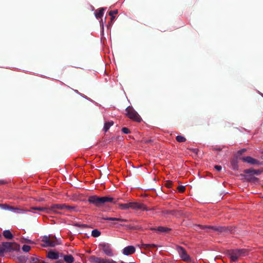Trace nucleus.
<instances>
[{
    "mask_svg": "<svg viewBox=\"0 0 263 263\" xmlns=\"http://www.w3.org/2000/svg\"><path fill=\"white\" fill-rule=\"evenodd\" d=\"M176 139L178 142H184L186 141V138L180 135L177 136L176 138Z\"/></svg>",
    "mask_w": 263,
    "mask_h": 263,
    "instance_id": "obj_27",
    "label": "nucleus"
},
{
    "mask_svg": "<svg viewBox=\"0 0 263 263\" xmlns=\"http://www.w3.org/2000/svg\"><path fill=\"white\" fill-rule=\"evenodd\" d=\"M4 237L7 239H12L13 238V235L10 230H5L3 233Z\"/></svg>",
    "mask_w": 263,
    "mask_h": 263,
    "instance_id": "obj_18",
    "label": "nucleus"
},
{
    "mask_svg": "<svg viewBox=\"0 0 263 263\" xmlns=\"http://www.w3.org/2000/svg\"><path fill=\"white\" fill-rule=\"evenodd\" d=\"M66 207L65 204H54L51 205L50 208L48 209V211H52L53 212H57L58 210H64Z\"/></svg>",
    "mask_w": 263,
    "mask_h": 263,
    "instance_id": "obj_13",
    "label": "nucleus"
},
{
    "mask_svg": "<svg viewBox=\"0 0 263 263\" xmlns=\"http://www.w3.org/2000/svg\"><path fill=\"white\" fill-rule=\"evenodd\" d=\"M119 208L122 210H125L128 209L127 208V203H120L119 204Z\"/></svg>",
    "mask_w": 263,
    "mask_h": 263,
    "instance_id": "obj_29",
    "label": "nucleus"
},
{
    "mask_svg": "<svg viewBox=\"0 0 263 263\" xmlns=\"http://www.w3.org/2000/svg\"><path fill=\"white\" fill-rule=\"evenodd\" d=\"M5 182L3 181H0V185L4 184Z\"/></svg>",
    "mask_w": 263,
    "mask_h": 263,
    "instance_id": "obj_46",
    "label": "nucleus"
},
{
    "mask_svg": "<svg viewBox=\"0 0 263 263\" xmlns=\"http://www.w3.org/2000/svg\"><path fill=\"white\" fill-rule=\"evenodd\" d=\"M228 255L232 261H237L239 257V254L237 249L229 250Z\"/></svg>",
    "mask_w": 263,
    "mask_h": 263,
    "instance_id": "obj_10",
    "label": "nucleus"
},
{
    "mask_svg": "<svg viewBox=\"0 0 263 263\" xmlns=\"http://www.w3.org/2000/svg\"><path fill=\"white\" fill-rule=\"evenodd\" d=\"M240 159L242 160L243 162H247L252 164H259V161L250 156L241 157Z\"/></svg>",
    "mask_w": 263,
    "mask_h": 263,
    "instance_id": "obj_12",
    "label": "nucleus"
},
{
    "mask_svg": "<svg viewBox=\"0 0 263 263\" xmlns=\"http://www.w3.org/2000/svg\"><path fill=\"white\" fill-rule=\"evenodd\" d=\"M178 191L180 193H183L185 191V187L183 185H179L177 187Z\"/></svg>",
    "mask_w": 263,
    "mask_h": 263,
    "instance_id": "obj_33",
    "label": "nucleus"
},
{
    "mask_svg": "<svg viewBox=\"0 0 263 263\" xmlns=\"http://www.w3.org/2000/svg\"><path fill=\"white\" fill-rule=\"evenodd\" d=\"M2 246L4 247V249L5 252L9 251L11 248L12 245L10 242H5L2 243Z\"/></svg>",
    "mask_w": 263,
    "mask_h": 263,
    "instance_id": "obj_20",
    "label": "nucleus"
},
{
    "mask_svg": "<svg viewBox=\"0 0 263 263\" xmlns=\"http://www.w3.org/2000/svg\"><path fill=\"white\" fill-rule=\"evenodd\" d=\"M165 185L168 188H171L173 185V182L171 181H167L165 183Z\"/></svg>",
    "mask_w": 263,
    "mask_h": 263,
    "instance_id": "obj_36",
    "label": "nucleus"
},
{
    "mask_svg": "<svg viewBox=\"0 0 263 263\" xmlns=\"http://www.w3.org/2000/svg\"><path fill=\"white\" fill-rule=\"evenodd\" d=\"M150 245H149V248H155V247H157V245H156L155 244H154V243H149Z\"/></svg>",
    "mask_w": 263,
    "mask_h": 263,
    "instance_id": "obj_43",
    "label": "nucleus"
},
{
    "mask_svg": "<svg viewBox=\"0 0 263 263\" xmlns=\"http://www.w3.org/2000/svg\"><path fill=\"white\" fill-rule=\"evenodd\" d=\"M149 244L147 243V244H146V243H142L141 245V247L142 248L145 249H148V248H149Z\"/></svg>",
    "mask_w": 263,
    "mask_h": 263,
    "instance_id": "obj_40",
    "label": "nucleus"
},
{
    "mask_svg": "<svg viewBox=\"0 0 263 263\" xmlns=\"http://www.w3.org/2000/svg\"><path fill=\"white\" fill-rule=\"evenodd\" d=\"M65 209H67V210L76 211V206H69V205H66V207H65Z\"/></svg>",
    "mask_w": 263,
    "mask_h": 263,
    "instance_id": "obj_35",
    "label": "nucleus"
},
{
    "mask_svg": "<svg viewBox=\"0 0 263 263\" xmlns=\"http://www.w3.org/2000/svg\"><path fill=\"white\" fill-rule=\"evenodd\" d=\"M243 172L245 174H247L244 175L245 178L247 180H248L249 181H253L255 180H257L258 179L256 177L252 176V175H259L261 173L262 171H261L260 170H254L253 168H249L243 171Z\"/></svg>",
    "mask_w": 263,
    "mask_h": 263,
    "instance_id": "obj_3",
    "label": "nucleus"
},
{
    "mask_svg": "<svg viewBox=\"0 0 263 263\" xmlns=\"http://www.w3.org/2000/svg\"><path fill=\"white\" fill-rule=\"evenodd\" d=\"M56 263H62V261H57Z\"/></svg>",
    "mask_w": 263,
    "mask_h": 263,
    "instance_id": "obj_47",
    "label": "nucleus"
},
{
    "mask_svg": "<svg viewBox=\"0 0 263 263\" xmlns=\"http://www.w3.org/2000/svg\"><path fill=\"white\" fill-rule=\"evenodd\" d=\"M104 8H100L98 12L95 13L96 17L97 18H102L104 14Z\"/></svg>",
    "mask_w": 263,
    "mask_h": 263,
    "instance_id": "obj_21",
    "label": "nucleus"
},
{
    "mask_svg": "<svg viewBox=\"0 0 263 263\" xmlns=\"http://www.w3.org/2000/svg\"><path fill=\"white\" fill-rule=\"evenodd\" d=\"M42 261H40L38 258L35 257H32L31 260V263H42Z\"/></svg>",
    "mask_w": 263,
    "mask_h": 263,
    "instance_id": "obj_34",
    "label": "nucleus"
},
{
    "mask_svg": "<svg viewBox=\"0 0 263 263\" xmlns=\"http://www.w3.org/2000/svg\"><path fill=\"white\" fill-rule=\"evenodd\" d=\"M0 207L2 208L4 210H8L9 211L11 210V206H9L7 204H1Z\"/></svg>",
    "mask_w": 263,
    "mask_h": 263,
    "instance_id": "obj_32",
    "label": "nucleus"
},
{
    "mask_svg": "<svg viewBox=\"0 0 263 263\" xmlns=\"http://www.w3.org/2000/svg\"><path fill=\"white\" fill-rule=\"evenodd\" d=\"M101 232L97 229L93 230L91 232V235L94 237H97L100 236Z\"/></svg>",
    "mask_w": 263,
    "mask_h": 263,
    "instance_id": "obj_25",
    "label": "nucleus"
},
{
    "mask_svg": "<svg viewBox=\"0 0 263 263\" xmlns=\"http://www.w3.org/2000/svg\"><path fill=\"white\" fill-rule=\"evenodd\" d=\"M114 122L113 121H110L105 122L104 124L103 129L104 132L106 133L107 131L109 129L110 127L113 125Z\"/></svg>",
    "mask_w": 263,
    "mask_h": 263,
    "instance_id": "obj_22",
    "label": "nucleus"
},
{
    "mask_svg": "<svg viewBox=\"0 0 263 263\" xmlns=\"http://www.w3.org/2000/svg\"><path fill=\"white\" fill-rule=\"evenodd\" d=\"M127 205L128 209H132L133 210H139L141 209L143 211H149V209H148L145 204L141 203H138L136 202H128L127 203Z\"/></svg>",
    "mask_w": 263,
    "mask_h": 263,
    "instance_id": "obj_6",
    "label": "nucleus"
},
{
    "mask_svg": "<svg viewBox=\"0 0 263 263\" xmlns=\"http://www.w3.org/2000/svg\"><path fill=\"white\" fill-rule=\"evenodd\" d=\"M99 247L101 248L103 252L108 256H112L114 255L110 245L107 243H102L99 245Z\"/></svg>",
    "mask_w": 263,
    "mask_h": 263,
    "instance_id": "obj_9",
    "label": "nucleus"
},
{
    "mask_svg": "<svg viewBox=\"0 0 263 263\" xmlns=\"http://www.w3.org/2000/svg\"><path fill=\"white\" fill-rule=\"evenodd\" d=\"M122 132L126 134H127L130 132L128 128L125 127L122 128Z\"/></svg>",
    "mask_w": 263,
    "mask_h": 263,
    "instance_id": "obj_37",
    "label": "nucleus"
},
{
    "mask_svg": "<svg viewBox=\"0 0 263 263\" xmlns=\"http://www.w3.org/2000/svg\"><path fill=\"white\" fill-rule=\"evenodd\" d=\"M5 252V251L4 249V247H3L2 245H0V255L3 254Z\"/></svg>",
    "mask_w": 263,
    "mask_h": 263,
    "instance_id": "obj_42",
    "label": "nucleus"
},
{
    "mask_svg": "<svg viewBox=\"0 0 263 263\" xmlns=\"http://www.w3.org/2000/svg\"><path fill=\"white\" fill-rule=\"evenodd\" d=\"M107 258H102L95 256H91L90 258L91 262L94 263H105Z\"/></svg>",
    "mask_w": 263,
    "mask_h": 263,
    "instance_id": "obj_15",
    "label": "nucleus"
},
{
    "mask_svg": "<svg viewBox=\"0 0 263 263\" xmlns=\"http://www.w3.org/2000/svg\"><path fill=\"white\" fill-rule=\"evenodd\" d=\"M118 12V10H111L109 12V15L111 16L110 18V24L112 23V22L114 21V18H115V16L114 15L117 14Z\"/></svg>",
    "mask_w": 263,
    "mask_h": 263,
    "instance_id": "obj_24",
    "label": "nucleus"
},
{
    "mask_svg": "<svg viewBox=\"0 0 263 263\" xmlns=\"http://www.w3.org/2000/svg\"><path fill=\"white\" fill-rule=\"evenodd\" d=\"M125 111L126 112V116L129 119L137 122L141 121L142 118L132 106H128L126 108Z\"/></svg>",
    "mask_w": 263,
    "mask_h": 263,
    "instance_id": "obj_2",
    "label": "nucleus"
},
{
    "mask_svg": "<svg viewBox=\"0 0 263 263\" xmlns=\"http://www.w3.org/2000/svg\"><path fill=\"white\" fill-rule=\"evenodd\" d=\"M120 226H125V227H126L127 228H129V229H132V228L129 226V225H124V224H120Z\"/></svg>",
    "mask_w": 263,
    "mask_h": 263,
    "instance_id": "obj_44",
    "label": "nucleus"
},
{
    "mask_svg": "<svg viewBox=\"0 0 263 263\" xmlns=\"http://www.w3.org/2000/svg\"><path fill=\"white\" fill-rule=\"evenodd\" d=\"M1 237V234H0V237Z\"/></svg>",
    "mask_w": 263,
    "mask_h": 263,
    "instance_id": "obj_48",
    "label": "nucleus"
},
{
    "mask_svg": "<svg viewBox=\"0 0 263 263\" xmlns=\"http://www.w3.org/2000/svg\"><path fill=\"white\" fill-rule=\"evenodd\" d=\"M238 253L239 254V257L241 256H245L248 251L245 249H237Z\"/></svg>",
    "mask_w": 263,
    "mask_h": 263,
    "instance_id": "obj_26",
    "label": "nucleus"
},
{
    "mask_svg": "<svg viewBox=\"0 0 263 263\" xmlns=\"http://www.w3.org/2000/svg\"><path fill=\"white\" fill-rule=\"evenodd\" d=\"M240 158H239V156H235L231 161V164L232 167V169L234 171L238 170V159H240Z\"/></svg>",
    "mask_w": 263,
    "mask_h": 263,
    "instance_id": "obj_14",
    "label": "nucleus"
},
{
    "mask_svg": "<svg viewBox=\"0 0 263 263\" xmlns=\"http://www.w3.org/2000/svg\"><path fill=\"white\" fill-rule=\"evenodd\" d=\"M176 250L177 251L182 260L187 262L191 261L190 256L187 254L186 251L183 247L179 246H177Z\"/></svg>",
    "mask_w": 263,
    "mask_h": 263,
    "instance_id": "obj_7",
    "label": "nucleus"
},
{
    "mask_svg": "<svg viewBox=\"0 0 263 263\" xmlns=\"http://www.w3.org/2000/svg\"><path fill=\"white\" fill-rule=\"evenodd\" d=\"M97 219L101 222H102V220H108V221H117L120 222H127L128 220L123 219L121 218H115V217H108L105 216L102 213H99L97 216Z\"/></svg>",
    "mask_w": 263,
    "mask_h": 263,
    "instance_id": "obj_8",
    "label": "nucleus"
},
{
    "mask_svg": "<svg viewBox=\"0 0 263 263\" xmlns=\"http://www.w3.org/2000/svg\"><path fill=\"white\" fill-rule=\"evenodd\" d=\"M206 228L212 229L215 231L223 232L226 231V228L225 227H216L214 226H208L201 224H195L194 226V229L196 231H198L199 229H205Z\"/></svg>",
    "mask_w": 263,
    "mask_h": 263,
    "instance_id": "obj_5",
    "label": "nucleus"
},
{
    "mask_svg": "<svg viewBox=\"0 0 263 263\" xmlns=\"http://www.w3.org/2000/svg\"><path fill=\"white\" fill-rule=\"evenodd\" d=\"M214 168H215V169L216 171H218V172H220V171L221 170V169H222V167H221V166H220V165H215V166H214Z\"/></svg>",
    "mask_w": 263,
    "mask_h": 263,
    "instance_id": "obj_39",
    "label": "nucleus"
},
{
    "mask_svg": "<svg viewBox=\"0 0 263 263\" xmlns=\"http://www.w3.org/2000/svg\"><path fill=\"white\" fill-rule=\"evenodd\" d=\"M42 241L45 243V245H43V247H53L60 244L55 236L50 237L46 235L44 236Z\"/></svg>",
    "mask_w": 263,
    "mask_h": 263,
    "instance_id": "obj_4",
    "label": "nucleus"
},
{
    "mask_svg": "<svg viewBox=\"0 0 263 263\" xmlns=\"http://www.w3.org/2000/svg\"><path fill=\"white\" fill-rule=\"evenodd\" d=\"M22 242H26V243H33V241H31V240H29V239H24V241H22Z\"/></svg>",
    "mask_w": 263,
    "mask_h": 263,
    "instance_id": "obj_41",
    "label": "nucleus"
},
{
    "mask_svg": "<svg viewBox=\"0 0 263 263\" xmlns=\"http://www.w3.org/2000/svg\"><path fill=\"white\" fill-rule=\"evenodd\" d=\"M151 230L153 231H157L162 233H168L171 231V229L164 227H159L157 228H152Z\"/></svg>",
    "mask_w": 263,
    "mask_h": 263,
    "instance_id": "obj_17",
    "label": "nucleus"
},
{
    "mask_svg": "<svg viewBox=\"0 0 263 263\" xmlns=\"http://www.w3.org/2000/svg\"><path fill=\"white\" fill-rule=\"evenodd\" d=\"M32 210H37L41 212H48V209L43 207H32L31 208L30 211H32Z\"/></svg>",
    "mask_w": 263,
    "mask_h": 263,
    "instance_id": "obj_23",
    "label": "nucleus"
},
{
    "mask_svg": "<svg viewBox=\"0 0 263 263\" xmlns=\"http://www.w3.org/2000/svg\"><path fill=\"white\" fill-rule=\"evenodd\" d=\"M64 260L67 263H72L74 261V258L71 255H64Z\"/></svg>",
    "mask_w": 263,
    "mask_h": 263,
    "instance_id": "obj_19",
    "label": "nucleus"
},
{
    "mask_svg": "<svg viewBox=\"0 0 263 263\" xmlns=\"http://www.w3.org/2000/svg\"><path fill=\"white\" fill-rule=\"evenodd\" d=\"M214 150L215 151H221V148H220V147H214Z\"/></svg>",
    "mask_w": 263,
    "mask_h": 263,
    "instance_id": "obj_45",
    "label": "nucleus"
},
{
    "mask_svg": "<svg viewBox=\"0 0 263 263\" xmlns=\"http://www.w3.org/2000/svg\"><path fill=\"white\" fill-rule=\"evenodd\" d=\"M47 257L49 259H57L59 257V254L57 252L50 251L48 253Z\"/></svg>",
    "mask_w": 263,
    "mask_h": 263,
    "instance_id": "obj_16",
    "label": "nucleus"
},
{
    "mask_svg": "<svg viewBox=\"0 0 263 263\" xmlns=\"http://www.w3.org/2000/svg\"><path fill=\"white\" fill-rule=\"evenodd\" d=\"M118 200L114 201L113 198L109 196L99 197L97 195L90 196L88 198L89 203L97 207H101L107 202L116 203Z\"/></svg>",
    "mask_w": 263,
    "mask_h": 263,
    "instance_id": "obj_1",
    "label": "nucleus"
},
{
    "mask_svg": "<svg viewBox=\"0 0 263 263\" xmlns=\"http://www.w3.org/2000/svg\"><path fill=\"white\" fill-rule=\"evenodd\" d=\"M187 149L194 153L196 155H197L198 149L197 148H188Z\"/></svg>",
    "mask_w": 263,
    "mask_h": 263,
    "instance_id": "obj_38",
    "label": "nucleus"
},
{
    "mask_svg": "<svg viewBox=\"0 0 263 263\" xmlns=\"http://www.w3.org/2000/svg\"><path fill=\"white\" fill-rule=\"evenodd\" d=\"M31 249V247L29 246L28 245H24L22 247V250L24 252H29Z\"/></svg>",
    "mask_w": 263,
    "mask_h": 263,
    "instance_id": "obj_30",
    "label": "nucleus"
},
{
    "mask_svg": "<svg viewBox=\"0 0 263 263\" xmlns=\"http://www.w3.org/2000/svg\"><path fill=\"white\" fill-rule=\"evenodd\" d=\"M136 251V249L133 246H128L125 247L123 250L122 253L125 255H129L134 254Z\"/></svg>",
    "mask_w": 263,
    "mask_h": 263,
    "instance_id": "obj_11",
    "label": "nucleus"
},
{
    "mask_svg": "<svg viewBox=\"0 0 263 263\" xmlns=\"http://www.w3.org/2000/svg\"><path fill=\"white\" fill-rule=\"evenodd\" d=\"M246 151L247 149L245 148L241 149L237 152V153L235 154V156H239V158H240V156L245 152H246Z\"/></svg>",
    "mask_w": 263,
    "mask_h": 263,
    "instance_id": "obj_31",
    "label": "nucleus"
},
{
    "mask_svg": "<svg viewBox=\"0 0 263 263\" xmlns=\"http://www.w3.org/2000/svg\"><path fill=\"white\" fill-rule=\"evenodd\" d=\"M10 211H11L16 213H20L23 212V210L13 206H11V210Z\"/></svg>",
    "mask_w": 263,
    "mask_h": 263,
    "instance_id": "obj_28",
    "label": "nucleus"
}]
</instances>
